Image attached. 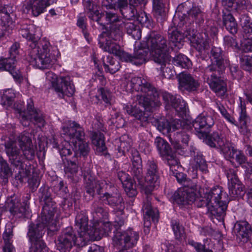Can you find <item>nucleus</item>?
<instances>
[{
    "mask_svg": "<svg viewBox=\"0 0 252 252\" xmlns=\"http://www.w3.org/2000/svg\"><path fill=\"white\" fill-rule=\"evenodd\" d=\"M155 125L159 131L163 134H168L170 142L176 150L181 148V145L180 143L181 135L174 132L175 130H179L182 127L180 120L173 119L168 121L164 119H160L156 122Z\"/></svg>",
    "mask_w": 252,
    "mask_h": 252,
    "instance_id": "obj_10",
    "label": "nucleus"
},
{
    "mask_svg": "<svg viewBox=\"0 0 252 252\" xmlns=\"http://www.w3.org/2000/svg\"><path fill=\"white\" fill-rule=\"evenodd\" d=\"M17 141L9 139L5 142V150L11 164L17 168L19 171L15 176V179L21 183L24 178H27L30 171L25 167L24 158L27 160H32L35 156V151L32 139L27 132L21 133Z\"/></svg>",
    "mask_w": 252,
    "mask_h": 252,
    "instance_id": "obj_2",
    "label": "nucleus"
},
{
    "mask_svg": "<svg viewBox=\"0 0 252 252\" xmlns=\"http://www.w3.org/2000/svg\"><path fill=\"white\" fill-rule=\"evenodd\" d=\"M148 54V51L143 48L135 50L133 56L124 51L121 60L126 62H131L134 64L138 65L146 61Z\"/></svg>",
    "mask_w": 252,
    "mask_h": 252,
    "instance_id": "obj_32",
    "label": "nucleus"
},
{
    "mask_svg": "<svg viewBox=\"0 0 252 252\" xmlns=\"http://www.w3.org/2000/svg\"><path fill=\"white\" fill-rule=\"evenodd\" d=\"M21 123L24 126L29 125V122L36 125L38 127L44 126L45 121L42 112L38 109H34L32 103L27 105V112L21 113Z\"/></svg>",
    "mask_w": 252,
    "mask_h": 252,
    "instance_id": "obj_19",
    "label": "nucleus"
},
{
    "mask_svg": "<svg viewBox=\"0 0 252 252\" xmlns=\"http://www.w3.org/2000/svg\"><path fill=\"white\" fill-rule=\"evenodd\" d=\"M123 186L126 194L129 197H132L137 194L135 182L131 178L124 182Z\"/></svg>",
    "mask_w": 252,
    "mask_h": 252,
    "instance_id": "obj_58",
    "label": "nucleus"
},
{
    "mask_svg": "<svg viewBox=\"0 0 252 252\" xmlns=\"http://www.w3.org/2000/svg\"><path fill=\"white\" fill-rule=\"evenodd\" d=\"M130 158L132 161L130 173L134 179L137 180L142 190L146 193V188L145 177L143 176L142 160L139 152L136 149H131Z\"/></svg>",
    "mask_w": 252,
    "mask_h": 252,
    "instance_id": "obj_17",
    "label": "nucleus"
},
{
    "mask_svg": "<svg viewBox=\"0 0 252 252\" xmlns=\"http://www.w3.org/2000/svg\"><path fill=\"white\" fill-rule=\"evenodd\" d=\"M212 63L207 66H215L217 69H224L223 59L220 48L213 47L211 51Z\"/></svg>",
    "mask_w": 252,
    "mask_h": 252,
    "instance_id": "obj_42",
    "label": "nucleus"
},
{
    "mask_svg": "<svg viewBox=\"0 0 252 252\" xmlns=\"http://www.w3.org/2000/svg\"><path fill=\"white\" fill-rule=\"evenodd\" d=\"M216 104L217 105V108H218L222 117L230 123L237 126V121L234 117L231 116V115L228 113L225 107L220 103H216Z\"/></svg>",
    "mask_w": 252,
    "mask_h": 252,
    "instance_id": "obj_63",
    "label": "nucleus"
},
{
    "mask_svg": "<svg viewBox=\"0 0 252 252\" xmlns=\"http://www.w3.org/2000/svg\"><path fill=\"white\" fill-rule=\"evenodd\" d=\"M93 144L95 146L97 153L101 154L105 151L106 147L104 140L103 134L100 132H93L92 137Z\"/></svg>",
    "mask_w": 252,
    "mask_h": 252,
    "instance_id": "obj_48",
    "label": "nucleus"
},
{
    "mask_svg": "<svg viewBox=\"0 0 252 252\" xmlns=\"http://www.w3.org/2000/svg\"><path fill=\"white\" fill-rule=\"evenodd\" d=\"M145 176L146 188V194H150L160 183V173L157 162L153 159L147 161Z\"/></svg>",
    "mask_w": 252,
    "mask_h": 252,
    "instance_id": "obj_16",
    "label": "nucleus"
},
{
    "mask_svg": "<svg viewBox=\"0 0 252 252\" xmlns=\"http://www.w3.org/2000/svg\"><path fill=\"white\" fill-rule=\"evenodd\" d=\"M115 27H111L110 30H107L100 34L98 37V44L103 51L112 54L121 59L124 51L119 45L116 43L121 39V32L114 31Z\"/></svg>",
    "mask_w": 252,
    "mask_h": 252,
    "instance_id": "obj_7",
    "label": "nucleus"
},
{
    "mask_svg": "<svg viewBox=\"0 0 252 252\" xmlns=\"http://www.w3.org/2000/svg\"><path fill=\"white\" fill-rule=\"evenodd\" d=\"M206 32L197 33L195 38H193L191 42L192 46L199 52L208 48L209 46L208 42V29L206 30Z\"/></svg>",
    "mask_w": 252,
    "mask_h": 252,
    "instance_id": "obj_41",
    "label": "nucleus"
},
{
    "mask_svg": "<svg viewBox=\"0 0 252 252\" xmlns=\"http://www.w3.org/2000/svg\"><path fill=\"white\" fill-rule=\"evenodd\" d=\"M171 225L176 239H180L183 236L184 234V227L180 224L178 221L172 220Z\"/></svg>",
    "mask_w": 252,
    "mask_h": 252,
    "instance_id": "obj_64",
    "label": "nucleus"
},
{
    "mask_svg": "<svg viewBox=\"0 0 252 252\" xmlns=\"http://www.w3.org/2000/svg\"><path fill=\"white\" fill-rule=\"evenodd\" d=\"M241 67L247 71L252 69V55L242 54L240 57Z\"/></svg>",
    "mask_w": 252,
    "mask_h": 252,
    "instance_id": "obj_60",
    "label": "nucleus"
},
{
    "mask_svg": "<svg viewBox=\"0 0 252 252\" xmlns=\"http://www.w3.org/2000/svg\"><path fill=\"white\" fill-rule=\"evenodd\" d=\"M173 63L174 65L183 68H189L192 65L190 60L187 56L181 54L173 58Z\"/></svg>",
    "mask_w": 252,
    "mask_h": 252,
    "instance_id": "obj_54",
    "label": "nucleus"
},
{
    "mask_svg": "<svg viewBox=\"0 0 252 252\" xmlns=\"http://www.w3.org/2000/svg\"><path fill=\"white\" fill-rule=\"evenodd\" d=\"M13 237V230L10 225L6 226L5 231L3 234V239L4 243L3 247L4 252H14L15 250L12 245V238Z\"/></svg>",
    "mask_w": 252,
    "mask_h": 252,
    "instance_id": "obj_47",
    "label": "nucleus"
},
{
    "mask_svg": "<svg viewBox=\"0 0 252 252\" xmlns=\"http://www.w3.org/2000/svg\"><path fill=\"white\" fill-rule=\"evenodd\" d=\"M223 154L227 159L230 160L231 162L235 160L238 165L243 167L247 162V158L245 155L241 151L235 148L232 143L228 147L223 150Z\"/></svg>",
    "mask_w": 252,
    "mask_h": 252,
    "instance_id": "obj_31",
    "label": "nucleus"
},
{
    "mask_svg": "<svg viewBox=\"0 0 252 252\" xmlns=\"http://www.w3.org/2000/svg\"><path fill=\"white\" fill-rule=\"evenodd\" d=\"M34 30L33 25H29L22 26L19 31L20 34L28 40V44L31 49L28 61L31 64L39 69L49 68L54 63V58L50 53V44L44 39L37 42Z\"/></svg>",
    "mask_w": 252,
    "mask_h": 252,
    "instance_id": "obj_3",
    "label": "nucleus"
},
{
    "mask_svg": "<svg viewBox=\"0 0 252 252\" xmlns=\"http://www.w3.org/2000/svg\"><path fill=\"white\" fill-rule=\"evenodd\" d=\"M126 89L127 92L135 91L143 94L135 96L136 105H126L124 108L127 114L137 119V123L142 126H145L149 122L148 114L143 112L137 105L141 106L147 112L152 111L155 108L159 107L161 103L159 100L158 91L146 80L139 77H134L128 80Z\"/></svg>",
    "mask_w": 252,
    "mask_h": 252,
    "instance_id": "obj_1",
    "label": "nucleus"
},
{
    "mask_svg": "<svg viewBox=\"0 0 252 252\" xmlns=\"http://www.w3.org/2000/svg\"><path fill=\"white\" fill-rule=\"evenodd\" d=\"M60 153L62 157H65L63 158L64 164V171L67 177H72L76 175L79 168V159L78 158H71L69 157L72 153L70 149V145L67 144L62 148L60 150Z\"/></svg>",
    "mask_w": 252,
    "mask_h": 252,
    "instance_id": "obj_20",
    "label": "nucleus"
},
{
    "mask_svg": "<svg viewBox=\"0 0 252 252\" xmlns=\"http://www.w3.org/2000/svg\"><path fill=\"white\" fill-rule=\"evenodd\" d=\"M120 144L119 146V150L120 152H122L123 154L125 155L126 152H129L131 149H135L131 148V140L129 138L128 136L126 135H123L120 138ZM129 156H130L129 154Z\"/></svg>",
    "mask_w": 252,
    "mask_h": 252,
    "instance_id": "obj_51",
    "label": "nucleus"
},
{
    "mask_svg": "<svg viewBox=\"0 0 252 252\" xmlns=\"http://www.w3.org/2000/svg\"><path fill=\"white\" fill-rule=\"evenodd\" d=\"M75 226L79 229L78 233L84 231L86 234H89V232L93 227V226L88 228V219L86 214L83 211H81L77 213L75 218Z\"/></svg>",
    "mask_w": 252,
    "mask_h": 252,
    "instance_id": "obj_43",
    "label": "nucleus"
},
{
    "mask_svg": "<svg viewBox=\"0 0 252 252\" xmlns=\"http://www.w3.org/2000/svg\"><path fill=\"white\" fill-rule=\"evenodd\" d=\"M125 19L124 21H119L118 24H114L112 27H115L114 30L115 32H117L119 31L121 32V38L123 36L124 30L128 34L131 35L135 38V35L139 32L138 29L132 22L129 21L130 19Z\"/></svg>",
    "mask_w": 252,
    "mask_h": 252,
    "instance_id": "obj_36",
    "label": "nucleus"
},
{
    "mask_svg": "<svg viewBox=\"0 0 252 252\" xmlns=\"http://www.w3.org/2000/svg\"><path fill=\"white\" fill-rule=\"evenodd\" d=\"M165 1H153V9L157 16H165Z\"/></svg>",
    "mask_w": 252,
    "mask_h": 252,
    "instance_id": "obj_62",
    "label": "nucleus"
},
{
    "mask_svg": "<svg viewBox=\"0 0 252 252\" xmlns=\"http://www.w3.org/2000/svg\"><path fill=\"white\" fill-rule=\"evenodd\" d=\"M83 5L86 14L90 20L95 21L99 24H102L100 23L102 13L99 12L97 6L91 0H83Z\"/></svg>",
    "mask_w": 252,
    "mask_h": 252,
    "instance_id": "obj_35",
    "label": "nucleus"
},
{
    "mask_svg": "<svg viewBox=\"0 0 252 252\" xmlns=\"http://www.w3.org/2000/svg\"><path fill=\"white\" fill-rule=\"evenodd\" d=\"M240 23L243 29V36L248 39L244 46L245 52L252 51V23L248 14H243L240 18Z\"/></svg>",
    "mask_w": 252,
    "mask_h": 252,
    "instance_id": "obj_28",
    "label": "nucleus"
},
{
    "mask_svg": "<svg viewBox=\"0 0 252 252\" xmlns=\"http://www.w3.org/2000/svg\"><path fill=\"white\" fill-rule=\"evenodd\" d=\"M65 125L66 126L63 127V133L69 137L70 143L84 139V129L79 124L75 121H68Z\"/></svg>",
    "mask_w": 252,
    "mask_h": 252,
    "instance_id": "obj_23",
    "label": "nucleus"
},
{
    "mask_svg": "<svg viewBox=\"0 0 252 252\" xmlns=\"http://www.w3.org/2000/svg\"><path fill=\"white\" fill-rule=\"evenodd\" d=\"M197 190L198 188L195 184L185 186L175 192L173 196V200L180 206L189 204L193 202L195 191H197Z\"/></svg>",
    "mask_w": 252,
    "mask_h": 252,
    "instance_id": "obj_18",
    "label": "nucleus"
},
{
    "mask_svg": "<svg viewBox=\"0 0 252 252\" xmlns=\"http://www.w3.org/2000/svg\"><path fill=\"white\" fill-rule=\"evenodd\" d=\"M128 0H118L115 2L114 9L119 10L124 18L131 19L135 16L136 10L130 6H128Z\"/></svg>",
    "mask_w": 252,
    "mask_h": 252,
    "instance_id": "obj_38",
    "label": "nucleus"
},
{
    "mask_svg": "<svg viewBox=\"0 0 252 252\" xmlns=\"http://www.w3.org/2000/svg\"><path fill=\"white\" fill-rule=\"evenodd\" d=\"M102 17L100 23L102 24H100L103 26V28L105 26V24H111L110 28L114 24H118L119 21L122 20H120L117 14L111 12H106L105 15L102 13ZM110 30V29H109Z\"/></svg>",
    "mask_w": 252,
    "mask_h": 252,
    "instance_id": "obj_53",
    "label": "nucleus"
},
{
    "mask_svg": "<svg viewBox=\"0 0 252 252\" xmlns=\"http://www.w3.org/2000/svg\"><path fill=\"white\" fill-rule=\"evenodd\" d=\"M16 59L11 58H5L0 61V70L11 72L15 67Z\"/></svg>",
    "mask_w": 252,
    "mask_h": 252,
    "instance_id": "obj_59",
    "label": "nucleus"
},
{
    "mask_svg": "<svg viewBox=\"0 0 252 252\" xmlns=\"http://www.w3.org/2000/svg\"><path fill=\"white\" fill-rule=\"evenodd\" d=\"M165 158L167 163L170 167V170L172 172L177 171L180 168V166L178 160L175 156L171 153L165 156Z\"/></svg>",
    "mask_w": 252,
    "mask_h": 252,
    "instance_id": "obj_61",
    "label": "nucleus"
},
{
    "mask_svg": "<svg viewBox=\"0 0 252 252\" xmlns=\"http://www.w3.org/2000/svg\"><path fill=\"white\" fill-rule=\"evenodd\" d=\"M196 192L197 191H195V199L193 201V202H194V204L197 207H203L204 206L207 207L209 216L212 217V219H213L214 216H212L210 214V212L209 211V207L212 206V204L210 203V200L208 198V195L206 192H204V196L201 195L199 197L196 196Z\"/></svg>",
    "mask_w": 252,
    "mask_h": 252,
    "instance_id": "obj_52",
    "label": "nucleus"
},
{
    "mask_svg": "<svg viewBox=\"0 0 252 252\" xmlns=\"http://www.w3.org/2000/svg\"><path fill=\"white\" fill-rule=\"evenodd\" d=\"M155 144L162 157H165L171 153V149L168 143L160 137H157Z\"/></svg>",
    "mask_w": 252,
    "mask_h": 252,
    "instance_id": "obj_50",
    "label": "nucleus"
},
{
    "mask_svg": "<svg viewBox=\"0 0 252 252\" xmlns=\"http://www.w3.org/2000/svg\"><path fill=\"white\" fill-rule=\"evenodd\" d=\"M89 241L88 234L85 235L84 231L78 233L77 236L72 227H67L59 236L57 247L61 252H66L70 251L73 246H85Z\"/></svg>",
    "mask_w": 252,
    "mask_h": 252,
    "instance_id": "obj_6",
    "label": "nucleus"
},
{
    "mask_svg": "<svg viewBox=\"0 0 252 252\" xmlns=\"http://www.w3.org/2000/svg\"><path fill=\"white\" fill-rule=\"evenodd\" d=\"M179 89L182 92H192L197 90L199 86L198 81L190 74L183 72L178 75Z\"/></svg>",
    "mask_w": 252,
    "mask_h": 252,
    "instance_id": "obj_24",
    "label": "nucleus"
},
{
    "mask_svg": "<svg viewBox=\"0 0 252 252\" xmlns=\"http://www.w3.org/2000/svg\"><path fill=\"white\" fill-rule=\"evenodd\" d=\"M206 192L212 204V206L209 207V212L217 220L221 219L224 216L227 208L226 202L221 200L223 195L222 188L217 186Z\"/></svg>",
    "mask_w": 252,
    "mask_h": 252,
    "instance_id": "obj_12",
    "label": "nucleus"
},
{
    "mask_svg": "<svg viewBox=\"0 0 252 252\" xmlns=\"http://www.w3.org/2000/svg\"><path fill=\"white\" fill-rule=\"evenodd\" d=\"M204 244L195 242L193 240H189L188 243L194 248L196 252H214L215 244L210 239L204 240Z\"/></svg>",
    "mask_w": 252,
    "mask_h": 252,
    "instance_id": "obj_46",
    "label": "nucleus"
},
{
    "mask_svg": "<svg viewBox=\"0 0 252 252\" xmlns=\"http://www.w3.org/2000/svg\"><path fill=\"white\" fill-rule=\"evenodd\" d=\"M195 148H191L190 155L194 157V160L195 162L196 168L203 173L208 172L207 164L205 159L203 158L202 154L198 151Z\"/></svg>",
    "mask_w": 252,
    "mask_h": 252,
    "instance_id": "obj_45",
    "label": "nucleus"
},
{
    "mask_svg": "<svg viewBox=\"0 0 252 252\" xmlns=\"http://www.w3.org/2000/svg\"><path fill=\"white\" fill-rule=\"evenodd\" d=\"M222 21L223 25L230 33L234 34L237 32V24L235 18L230 12H223Z\"/></svg>",
    "mask_w": 252,
    "mask_h": 252,
    "instance_id": "obj_44",
    "label": "nucleus"
},
{
    "mask_svg": "<svg viewBox=\"0 0 252 252\" xmlns=\"http://www.w3.org/2000/svg\"><path fill=\"white\" fill-rule=\"evenodd\" d=\"M114 233L113 245L119 249L127 250L133 248L139 238L138 232L131 228L123 232L116 231Z\"/></svg>",
    "mask_w": 252,
    "mask_h": 252,
    "instance_id": "obj_13",
    "label": "nucleus"
},
{
    "mask_svg": "<svg viewBox=\"0 0 252 252\" xmlns=\"http://www.w3.org/2000/svg\"><path fill=\"white\" fill-rule=\"evenodd\" d=\"M110 222H96L88 234L90 241L100 240L104 235H107L111 231Z\"/></svg>",
    "mask_w": 252,
    "mask_h": 252,
    "instance_id": "obj_26",
    "label": "nucleus"
},
{
    "mask_svg": "<svg viewBox=\"0 0 252 252\" xmlns=\"http://www.w3.org/2000/svg\"><path fill=\"white\" fill-rule=\"evenodd\" d=\"M162 96L167 109L172 107L177 112L186 111L187 103L180 96L173 95L167 92L163 93Z\"/></svg>",
    "mask_w": 252,
    "mask_h": 252,
    "instance_id": "obj_25",
    "label": "nucleus"
},
{
    "mask_svg": "<svg viewBox=\"0 0 252 252\" xmlns=\"http://www.w3.org/2000/svg\"><path fill=\"white\" fill-rule=\"evenodd\" d=\"M206 142L211 147L219 148L222 153L225 148L228 147L231 143L228 140L224 137L220 131H214L207 135L206 134Z\"/></svg>",
    "mask_w": 252,
    "mask_h": 252,
    "instance_id": "obj_27",
    "label": "nucleus"
},
{
    "mask_svg": "<svg viewBox=\"0 0 252 252\" xmlns=\"http://www.w3.org/2000/svg\"><path fill=\"white\" fill-rule=\"evenodd\" d=\"M235 227L237 241L242 244L248 242L252 233L250 224L246 221H240L236 223Z\"/></svg>",
    "mask_w": 252,
    "mask_h": 252,
    "instance_id": "obj_33",
    "label": "nucleus"
},
{
    "mask_svg": "<svg viewBox=\"0 0 252 252\" xmlns=\"http://www.w3.org/2000/svg\"><path fill=\"white\" fill-rule=\"evenodd\" d=\"M39 193L40 197L44 202V205L42 207L40 217L38 218V220L41 223L35 225H43L44 229L47 227L49 231L55 232L58 230L56 221L54 219L57 211L56 203L52 200L51 194L47 187H41Z\"/></svg>",
    "mask_w": 252,
    "mask_h": 252,
    "instance_id": "obj_5",
    "label": "nucleus"
},
{
    "mask_svg": "<svg viewBox=\"0 0 252 252\" xmlns=\"http://www.w3.org/2000/svg\"><path fill=\"white\" fill-rule=\"evenodd\" d=\"M84 180L85 182V189L86 192L92 197L94 196L95 190H96V192L98 194V185L102 182H106L105 180H96L91 174L89 173L84 175Z\"/></svg>",
    "mask_w": 252,
    "mask_h": 252,
    "instance_id": "obj_39",
    "label": "nucleus"
},
{
    "mask_svg": "<svg viewBox=\"0 0 252 252\" xmlns=\"http://www.w3.org/2000/svg\"><path fill=\"white\" fill-rule=\"evenodd\" d=\"M225 174L228 181L229 194L231 197L236 198L242 197L244 194V187L239 180L236 170L228 169Z\"/></svg>",
    "mask_w": 252,
    "mask_h": 252,
    "instance_id": "obj_21",
    "label": "nucleus"
},
{
    "mask_svg": "<svg viewBox=\"0 0 252 252\" xmlns=\"http://www.w3.org/2000/svg\"><path fill=\"white\" fill-rule=\"evenodd\" d=\"M144 216V227H147L148 230L151 225L150 218L152 219L153 221H158V211L156 208H153L151 206V203L147 199L144 202L142 207Z\"/></svg>",
    "mask_w": 252,
    "mask_h": 252,
    "instance_id": "obj_34",
    "label": "nucleus"
},
{
    "mask_svg": "<svg viewBox=\"0 0 252 252\" xmlns=\"http://www.w3.org/2000/svg\"><path fill=\"white\" fill-rule=\"evenodd\" d=\"M45 232L43 225L31 224L29 226L28 236L31 243L30 252H45L46 246L42 240Z\"/></svg>",
    "mask_w": 252,
    "mask_h": 252,
    "instance_id": "obj_15",
    "label": "nucleus"
},
{
    "mask_svg": "<svg viewBox=\"0 0 252 252\" xmlns=\"http://www.w3.org/2000/svg\"><path fill=\"white\" fill-rule=\"evenodd\" d=\"M46 79L52 83L53 89L59 97L71 96L75 91L72 80L69 76L59 77L51 71L46 73Z\"/></svg>",
    "mask_w": 252,
    "mask_h": 252,
    "instance_id": "obj_8",
    "label": "nucleus"
},
{
    "mask_svg": "<svg viewBox=\"0 0 252 252\" xmlns=\"http://www.w3.org/2000/svg\"><path fill=\"white\" fill-rule=\"evenodd\" d=\"M215 124L213 117L208 113L203 112L200 114L193 122L192 126L194 128L196 135L201 139L206 137V132L202 129L209 128Z\"/></svg>",
    "mask_w": 252,
    "mask_h": 252,
    "instance_id": "obj_22",
    "label": "nucleus"
},
{
    "mask_svg": "<svg viewBox=\"0 0 252 252\" xmlns=\"http://www.w3.org/2000/svg\"><path fill=\"white\" fill-rule=\"evenodd\" d=\"M171 57L169 55L168 61L163 63H157L160 65V74L165 78L170 79L174 76L175 73L173 66L170 64Z\"/></svg>",
    "mask_w": 252,
    "mask_h": 252,
    "instance_id": "obj_49",
    "label": "nucleus"
},
{
    "mask_svg": "<svg viewBox=\"0 0 252 252\" xmlns=\"http://www.w3.org/2000/svg\"><path fill=\"white\" fill-rule=\"evenodd\" d=\"M184 38V34L177 30H169L168 32V38L171 44L174 46H177V43H181Z\"/></svg>",
    "mask_w": 252,
    "mask_h": 252,
    "instance_id": "obj_56",
    "label": "nucleus"
},
{
    "mask_svg": "<svg viewBox=\"0 0 252 252\" xmlns=\"http://www.w3.org/2000/svg\"><path fill=\"white\" fill-rule=\"evenodd\" d=\"M49 5L48 0H29L24 4V7L27 12L37 17L44 13Z\"/></svg>",
    "mask_w": 252,
    "mask_h": 252,
    "instance_id": "obj_29",
    "label": "nucleus"
},
{
    "mask_svg": "<svg viewBox=\"0 0 252 252\" xmlns=\"http://www.w3.org/2000/svg\"><path fill=\"white\" fill-rule=\"evenodd\" d=\"M73 145L72 150L74 151V158H79V157H86L90 151V148L88 142L84 140V139L77 141L76 143H71Z\"/></svg>",
    "mask_w": 252,
    "mask_h": 252,
    "instance_id": "obj_40",
    "label": "nucleus"
},
{
    "mask_svg": "<svg viewBox=\"0 0 252 252\" xmlns=\"http://www.w3.org/2000/svg\"><path fill=\"white\" fill-rule=\"evenodd\" d=\"M239 100L240 103L238 106L239 131L243 134L247 135L250 132L248 124L250 122V118L246 111L245 102L241 97H239Z\"/></svg>",
    "mask_w": 252,
    "mask_h": 252,
    "instance_id": "obj_30",
    "label": "nucleus"
},
{
    "mask_svg": "<svg viewBox=\"0 0 252 252\" xmlns=\"http://www.w3.org/2000/svg\"><path fill=\"white\" fill-rule=\"evenodd\" d=\"M0 177L3 179L2 183L5 184L8 182L11 171L8 163L1 157H0Z\"/></svg>",
    "mask_w": 252,
    "mask_h": 252,
    "instance_id": "obj_55",
    "label": "nucleus"
},
{
    "mask_svg": "<svg viewBox=\"0 0 252 252\" xmlns=\"http://www.w3.org/2000/svg\"><path fill=\"white\" fill-rule=\"evenodd\" d=\"M6 203L7 207L13 215H17L20 217L23 215L26 211V205H22L19 200L15 196L8 198Z\"/></svg>",
    "mask_w": 252,
    "mask_h": 252,
    "instance_id": "obj_37",
    "label": "nucleus"
},
{
    "mask_svg": "<svg viewBox=\"0 0 252 252\" xmlns=\"http://www.w3.org/2000/svg\"><path fill=\"white\" fill-rule=\"evenodd\" d=\"M186 3L179 5L176 11L175 17L178 16L180 20L179 26L184 25V23L190 24L195 22L200 24L204 21L203 14L198 7H192L189 10Z\"/></svg>",
    "mask_w": 252,
    "mask_h": 252,
    "instance_id": "obj_14",
    "label": "nucleus"
},
{
    "mask_svg": "<svg viewBox=\"0 0 252 252\" xmlns=\"http://www.w3.org/2000/svg\"><path fill=\"white\" fill-rule=\"evenodd\" d=\"M146 42L147 48L155 63H163L168 62L169 52L173 49V47L164 36L153 31L146 38Z\"/></svg>",
    "mask_w": 252,
    "mask_h": 252,
    "instance_id": "obj_4",
    "label": "nucleus"
},
{
    "mask_svg": "<svg viewBox=\"0 0 252 252\" xmlns=\"http://www.w3.org/2000/svg\"><path fill=\"white\" fill-rule=\"evenodd\" d=\"M98 194L104 203L114 207L121 205L123 199L118 189L112 183L102 182L99 185Z\"/></svg>",
    "mask_w": 252,
    "mask_h": 252,
    "instance_id": "obj_11",
    "label": "nucleus"
},
{
    "mask_svg": "<svg viewBox=\"0 0 252 252\" xmlns=\"http://www.w3.org/2000/svg\"><path fill=\"white\" fill-rule=\"evenodd\" d=\"M15 94L12 89H7L4 91L1 96V104L4 106H10L12 105Z\"/></svg>",
    "mask_w": 252,
    "mask_h": 252,
    "instance_id": "obj_57",
    "label": "nucleus"
},
{
    "mask_svg": "<svg viewBox=\"0 0 252 252\" xmlns=\"http://www.w3.org/2000/svg\"><path fill=\"white\" fill-rule=\"evenodd\" d=\"M215 66H207L204 70V77L210 89L218 96H223L227 91V84L220 75L224 69H217Z\"/></svg>",
    "mask_w": 252,
    "mask_h": 252,
    "instance_id": "obj_9",
    "label": "nucleus"
}]
</instances>
